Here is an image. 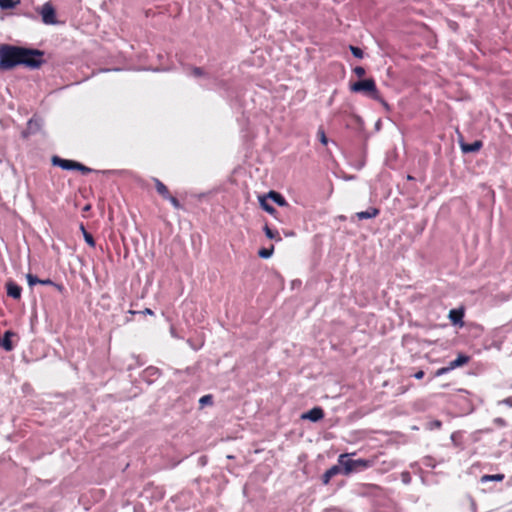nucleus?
Returning <instances> with one entry per match:
<instances>
[{
  "label": "nucleus",
  "instance_id": "nucleus-1",
  "mask_svg": "<svg viewBox=\"0 0 512 512\" xmlns=\"http://www.w3.org/2000/svg\"><path fill=\"white\" fill-rule=\"evenodd\" d=\"M21 47L12 44L0 45V70L10 71L20 66Z\"/></svg>",
  "mask_w": 512,
  "mask_h": 512
},
{
  "label": "nucleus",
  "instance_id": "nucleus-2",
  "mask_svg": "<svg viewBox=\"0 0 512 512\" xmlns=\"http://www.w3.org/2000/svg\"><path fill=\"white\" fill-rule=\"evenodd\" d=\"M351 454L343 453L338 456L337 462L342 465L343 475L364 471L375 464L374 459H351Z\"/></svg>",
  "mask_w": 512,
  "mask_h": 512
},
{
  "label": "nucleus",
  "instance_id": "nucleus-3",
  "mask_svg": "<svg viewBox=\"0 0 512 512\" xmlns=\"http://www.w3.org/2000/svg\"><path fill=\"white\" fill-rule=\"evenodd\" d=\"M44 55L45 52L43 50L22 46L20 66L30 70L39 69L46 62Z\"/></svg>",
  "mask_w": 512,
  "mask_h": 512
},
{
  "label": "nucleus",
  "instance_id": "nucleus-4",
  "mask_svg": "<svg viewBox=\"0 0 512 512\" xmlns=\"http://www.w3.org/2000/svg\"><path fill=\"white\" fill-rule=\"evenodd\" d=\"M349 90L352 93L361 94L368 99H377L378 94L380 93L376 81L374 78H364L358 79L355 82L349 83Z\"/></svg>",
  "mask_w": 512,
  "mask_h": 512
},
{
  "label": "nucleus",
  "instance_id": "nucleus-5",
  "mask_svg": "<svg viewBox=\"0 0 512 512\" xmlns=\"http://www.w3.org/2000/svg\"><path fill=\"white\" fill-rule=\"evenodd\" d=\"M51 163L53 166L59 167L66 171H79L83 175L92 173L94 171L90 167H87L84 164H82L81 162L71 159H64L57 155L52 157Z\"/></svg>",
  "mask_w": 512,
  "mask_h": 512
},
{
  "label": "nucleus",
  "instance_id": "nucleus-6",
  "mask_svg": "<svg viewBox=\"0 0 512 512\" xmlns=\"http://www.w3.org/2000/svg\"><path fill=\"white\" fill-rule=\"evenodd\" d=\"M43 126V119L34 114L27 122L26 128L21 132L23 139H28L30 136L40 132Z\"/></svg>",
  "mask_w": 512,
  "mask_h": 512
},
{
  "label": "nucleus",
  "instance_id": "nucleus-7",
  "mask_svg": "<svg viewBox=\"0 0 512 512\" xmlns=\"http://www.w3.org/2000/svg\"><path fill=\"white\" fill-rule=\"evenodd\" d=\"M37 11L41 15L42 22L46 25H55L58 23L56 17V10L50 2H46Z\"/></svg>",
  "mask_w": 512,
  "mask_h": 512
},
{
  "label": "nucleus",
  "instance_id": "nucleus-8",
  "mask_svg": "<svg viewBox=\"0 0 512 512\" xmlns=\"http://www.w3.org/2000/svg\"><path fill=\"white\" fill-rule=\"evenodd\" d=\"M458 143L463 154L476 153L483 147V142L481 140H475L472 143H467L464 141L461 134L459 135Z\"/></svg>",
  "mask_w": 512,
  "mask_h": 512
},
{
  "label": "nucleus",
  "instance_id": "nucleus-9",
  "mask_svg": "<svg viewBox=\"0 0 512 512\" xmlns=\"http://www.w3.org/2000/svg\"><path fill=\"white\" fill-rule=\"evenodd\" d=\"M161 374L162 372L159 368L155 366H148L142 371L140 378L150 385L154 383L161 376Z\"/></svg>",
  "mask_w": 512,
  "mask_h": 512
},
{
  "label": "nucleus",
  "instance_id": "nucleus-10",
  "mask_svg": "<svg viewBox=\"0 0 512 512\" xmlns=\"http://www.w3.org/2000/svg\"><path fill=\"white\" fill-rule=\"evenodd\" d=\"M325 416V412L322 407L315 406L312 409L304 412L301 415L302 420H309L310 422L317 423L321 421Z\"/></svg>",
  "mask_w": 512,
  "mask_h": 512
},
{
  "label": "nucleus",
  "instance_id": "nucleus-11",
  "mask_svg": "<svg viewBox=\"0 0 512 512\" xmlns=\"http://www.w3.org/2000/svg\"><path fill=\"white\" fill-rule=\"evenodd\" d=\"M263 197H266L267 200H271L279 207H290L286 198L278 191L270 190L268 193L263 194Z\"/></svg>",
  "mask_w": 512,
  "mask_h": 512
},
{
  "label": "nucleus",
  "instance_id": "nucleus-12",
  "mask_svg": "<svg viewBox=\"0 0 512 512\" xmlns=\"http://www.w3.org/2000/svg\"><path fill=\"white\" fill-rule=\"evenodd\" d=\"M258 201H259V205L260 207L265 211L267 212L268 214H270L272 217H274L276 220H278L279 222H284V220L281 218L280 216V213L279 211H277L271 204H269L268 200L266 199V197H263V196H259L258 197Z\"/></svg>",
  "mask_w": 512,
  "mask_h": 512
},
{
  "label": "nucleus",
  "instance_id": "nucleus-13",
  "mask_svg": "<svg viewBox=\"0 0 512 512\" xmlns=\"http://www.w3.org/2000/svg\"><path fill=\"white\" fill-rule=\"evenodd\" d=\"M339 474H343L342 465L337 462L336 465H333L331 468L325 471L321 476V482L323 485H328L331 479Z\"/></svg>",
  "mask_w": 512,
  "mask_h": 512
},
{
  "label": "nucleus",
  "instance_id": "nucleus-14",
  "mask_svg": "<svg viewBox=\"0 0 512 512\" xmlns=\"http://www.w3.org/2000/svg\"><path fill=\"white\" fill-rule=\"evenodd\" d=\"M15 332L12 330H6L2 337H0V347L5 351L10 352L14 349L12 338L15 336Z\"/></svg>",
  "mask_w": 512,
  "mask_h": 512
},
{
  "label": "nucleus",
  "instance_id": "nucleus-15",
  "mask_svg": "<svg viewBox=\"0 0 512 512\" xmlns=\"http://www.w3.org/2000/svg\"><path fill=\"white\" fill-rule=\"evenodd\" d=\"M6 293L9 297L14 300H18L21 298L22 287L18 285L15 281L10 280L6 283Z\"/></svg>",
  "mask_w": 512,
  "mask_h": 512
},
{
  "label": "nucleus",
  "instance_id": "nucleus-16",
  "mask_svg": "<svg viewBox=\"0 0 512 512\" xmlns=\"http://www.w3.org/2000/svg\"><path fill=\"white\" fill-rule=\"evenodd\" d=\"M380 214V209L376 207H369L365 211H360L355 214V217H357L359 220H366V219H372L377 217Z\"/></svg>",
  "mask_w": 512,
  "mask_h": 512
},
{
  "label": "nucleus",
  "instance_id": "nucleus-17",
  "mask_svg": "<svg viewBox=\"0 0 512 512\" xmlns=\"http://www.w3.org/2000/svg\"><path fill=\"white\" fill-rule=\"evenodd\" d=\"M471 357L467 354H464V353H459L457 355V357L450 361L448 364L450 365V368H452V370L456 369V368H459V367H462L464 365H466L467 363H469Z\"/></svg>",
  "mask_w": 512,
  "mask_h": 512
},
{
  "label": "nucleus",
  "instance_id": "nucleus-18",
  "mask_svg": "<svg viewBox=\"0 0 512 512\" xmlns=\"http://www.w3.org/2000/svg\"><path fill=\"white\" fill-rule=\"evenodd\" d=\"M463 317H464V311L462 309H452L449 312V319L452 322V324L460 326L463 325Z\"/></svg>",
  "mask_w": 512,
  "mask_h": 512
},
{
  "label": "nucleus",
  "instance_id": "nucleus-19",
  "mask_svg": "<svg viewBox=\"0 0 512 512\" xmlns=\"http://www.w3.org/2000/svg\"><path fill=\"white\" fill-rule=\"evenodd\" d=\"M153 181H154V185H155V189H156L157 193L163 199H166L170 195V192H169V189L167 188V186L162 181H160L158 178H153Z\"/></svg>",
  "mask_w": 512,
  "mask_h": 512
},
{
  "label": "nucleus",
  "instance_id": "nucleus-20",
  "mask_svg": "<svg viewBox=\"0 0 512 512\" xmlns=\"http://www.w3.org/2000/svg\"><path fill=\"white\" fill-rule=\"evenodd\" d=\"M263 231L265 233V236L270 240H275L277 242L282 240L279 232L276 229L270 228L267 224H265V226L263 227Z\"/></svg>",
  "mask_w": 512,
  "mask_h": 512
},
{
  "label": "nucleus",
  "instance_id": "nucleus-21",
  "mask_svg": "<svg viewBox=\"0 0 512 512\" xmlns=\"http://www.w3.org/2000/svg\"><path fill=\"white\" fill-rule=\"evenodd\" d=\"M79 228H80V230H81V232L83 234V238H84L86 244L88 246L94 248L96 246V242H95V239H94L93 235L86 230V228H85L83 223L80 224Z\"/></svg>",
  "mask_w": 512,
  "mask_h": 512
},
{
  "label": "nucleus",
  "instance_id": "nucleus-22",
  "mask_svg": "<svg viewBox=\"0 0 512 512\" xmlns=\"http://www.w3.org/2000/svg\"><path fill=\"white\" fill-rule=\"evenodd\" d=\"M504 478H505V475L502 473L485 474V475L481 476L480 482L481 483H486V482H490V481L500 482V481H503Z\"/></svg>",
  "mask_w": 512,
  "mask_h": 512
},
{
  "label": "nucleus",
  "instance_id": "nucleus-23",
  "mask_svg": "<svg viewBox=\"0 0 512 512\" xmlns=\"http://www.w3.org/2000/svg\"><path fill=\"white\" fill-rule=\"evenodd\" d=\"M274 252V245H271L270 247H262L258 250V256L262 259H269Z\"/></svg>",
  "mask_w": 512,
  "mask_h": 512
},
{
  "label": "nucleus",
  "instance_id": "nucleus-24",
  "mask_svg": "<svg viewBox=\"0 0 512 512\" xmlns=\"http://www.w3.org/2000/svg\"><path fill=\"white\" fill-rule=\"evenodd\" d=\"M450 438L455 447H462L463 434L461 431L453 432Z\"/></svg>",
  "mask_w": 512,
  "mask_h": 512
},
{
  "label": "nucleus",
  "instance_id": "nucleus-25",
  "mask_svg": "<svg viewBox=\"0 0 512 512\" xmlns=\"http://www.w3.org/2000/svg\"><path fill=\"white\" fill-rule=\"evenodd\" d=\"M190 74L195 78L209 77V74L202 67H196V66L191 68Z\"/></svg>",
  "mask_w": 512,
  "mask_h": 512
},
{
  "label": "nucleus",
  "instance_id": "nucleus-26",
  "mask_svg": "<svg viewBox=\"0 0 512 512\" xmlns=\"http://www.w3.org/2000/svg\"><path fill=\"white\" fill-rule=\"evenodd\" d=\"M208 405H213V395L212 394L203 395L199 399L200 408H204L205 406H208Z\"/></svg>",
  "mask_w": 512,
  "mask_h": 512
},
{
  "label": "nucleus",
  "instance_id": "nucleus-27",
  "mask_svg": "<svg viewBox=\"0 0 512 512\" xmlns=\"http://www.w3.org/2000/svg\"><path fill=\"white\" fill-rule=\"evenodd\" d=\"M373 100L380 103L386 113H390L392 111L391 105L382 97L381 93L378 94L377 99Z\"/></svg>",
  "mask_w": 512,
  "mask_h": 512
},
{
  "label": "nucleus",
  "instance_id": "nucleus-28",
  "mask_svg": "<svg viewBox=\"0 0 512 512\" xmlns=\"http://www.w3.org/2000/svg\"><path fill=\"white\" fill-rule=\"evenodd\" d=\"M26 280H27L29 287H31V288L37 284H40V282H41V279L32 273L26 274Z\"/></svg>",
  "mask_w": 512,
  "mask_h": 512
},
{
  "label": "nucleus",
  "instance_id": "nucleus-29",
  "mask_svg": "<svg viewBox=\"0 0 512 512\" xmlns=\"http://www.w3.org/2000/svg\"><path fill=\"white\" fill-rule=\"evenodd\" d=\"M19 1L15 0H0V8L3 10L13 9Z\"/></svg>",
  "mask_w": 512,
  "mask_h": 512
},
{
  "label": "nucleus",
  "instance_id": "nucleus-30",
  "mask_svg": "<svg viewBox=\"0 0 512 512\" xmlns=\"http://www.w3.org/2000/svg\"><path fill=\"white\" fill-rule=\"evenodd\" d=\"M349 50L351 54L357 59H362L364 57L363 50L358 46L349 45Z\"/></svg>",
  "mask_w": 512,
  "mask_h": 512
},
{
  "label": "nucleus",
  "instance_id": "nucleus-31",
  "mask_svg": "<svg viewBox=\"0 0 512 512\" xmlns=\"http://www.w3.org/2000/svg\"><path fill=\"white\" fill-rule=\"evenodd\" d=\"M165 200H168L171 203V205L177 210L183 208V205L180 203V201L171 194Z\"/></svg>",
  "mask_w": 512,
  "mask_h": 512
},
{
  "label": "nucleus",
  "instance_id": "nucleus-32",
  "mask_svg": "<svg viewBox=\"0 0 512 512\" xmlns=\"http://www.w3.org/2000/svg\"><path fill=\"white\" fill-rule=\"evenodd\" d=\"M441 427H442V422L437 419L432 420L427 423V429H429V430L440 429Z\"/></svg>",
  "mask_w": 512,
  "mask_h": 512
},
{
  "label": "nucleus",
  "instance_id": "nucleus-33",
  "mask_svg": "<svg viewBox=\"0 0 512 512\" xmlns=\"http://www.w3.org/2000/svg\"><path fill=\"white\" fill-rule=\"evenodd\" d=\"M353 73L359 78V79H364L363 77L365 76L366 74V70L364 67L362 66H356L353 68Z\"/></svg>",
  "mask_w": 512,
  "mask_h": 512
},
{
  "label": "nucleus",
  "instance_id": "nucleus-34",
  "mask_svg": "<svg viewBox=\"0 0 512 512\" xmlns=\"http://www.w3.org/2000/svg\"><path fill=\"white\" fill-rule=\"evenodd\" d=\"M317 135L319 137V140L320 142L323 144V145H327L328 143V138L325 134V131L322 129V128H319L318 129V132H317Z\"/></svg>",
  "mask_w": 512,
  "mask_h": 512
},
{
  "label": "nucleus",
  "instance_id": "nucleus-35",
  "mask_svg": "<svg viewBox=\"0 0 512 512\" xmlns=\"http://www.w3.org/2000/svg\"><path fill=\"white\" fill-rule=\"evenodd\" d=\"M452 371V368H450V365L448 364L447 366L445 367H441L439 369L436 370L434 376L435 377H438V376H441V375H444V374H447L448 372Z\"/></svg>",
  "mask_w": 512,
  "mask_h": 512
},
{
  "label": "nucleus",
  "instance_id": "nucleus-36",
  "mask_svg": "<svg viewBox=\"0 0 512 512\" xmlns=\"http://www.w3.org/2000/svg\"><path fill=\"white\" fill-rule=\"evenodd\" d=\"M494 424L497 425L498 427H506L507 426V422L505 419H503L502 417H496L494 420H493Z\"/></svg>",
  "mask_w": 512,
  "mask_h": 512
},
{
  "label": "nucleus",
  "instance_id": "nucleus-37",
  "mask_svg": "<svg viewBox=\"0 0 512 512\" xmlns=\"http://www.w3.org/2000/svg\"><path fill=\"white\" fill-rule=\"evenodd\" d=\"M53 287L61 294H64L66 292V288L64 287L63 284L61 283H56L55 282V285H53Z\"/></svg>",
  "mask_w": 512,
  "mask_h": 512
},
{
  "label": "nucleus",
  "instance_id": "nucleus-38",
  "mask_svg": "<svg viewBox=\"0 0 512 512\" xmlns=\"http://www.w3.org/2000/svg\"><path fill=\"white\" fill-rule=\"evenodd\" d=\"M468 500H469L470 505H471V510H472L473 512H476V510H477V504H476L475 499H474L471 495H468Z\"/></svg>",
  "mask_w": 512,
  "mask_h": 512
},
{
  "label": "nucleus",
  "instance_id": "nucleus-39",
  "mask_svg": "<svg viewBox=\"0 0 512 512\" xmlns=\"http://www.w3.org/2000/svg\"><path fill=\"white\" fill-rule=\"evenodd\" d=\"M40 285L53 286V285H55V282L53 280L49 279V278L41 279Z\"/></svg>",
  "mask_w": 512,
  "mask_h": 512
},
{
  "label": "nucleus",
  "instance_id": "nucleus-40",
  "mask_svg": "<svg viewBox=\"0 0 512 512\" xmlns=\"http://www.w3.org/2000/svg\"><path fill=\"white\" fill-rule=\"evenodd\" d=\"M498 404H504L508 407H512V397H507V398L499 401Z\"/></svg>",
  "mask_w": 512,
  "mask_h": 512
},
{
  "label": "nucleus",
  "instance_id": "nucleus-41",
  "mask_svg": "<svg viewBox=\"0 0 512 512\" xmlns=\"http://www.w3.org/2000/svg\"><path fill=\"white\" fill-rule=\"evenodd\" d=\"M156 499L161 500L164 497V491L162 488H157V493L154 496Z\"/></svg>",
  "mask_w": 512,
  "mask_h": 512
},
{
  "label": "nucleus",
  "instance_id": "nucleus-42",
  "mask_svg": "<svg viewBox=\"0 0 512 512\" xmlns=\"http://www.w3.org/2000/svg\"><path fill=\"white\" fill-rule=\"evenodd\" d=\"M425 376V372L423 370H419L413 374V377L420 380Z\"/></svg>",
  "mask_w": 512,
  "mask_h": 512
},
{
  "label": "nucleus",
  "instance_id": "nucleus-43",
  "mask_svg": "<svg viewBox=\"0 0 512 512\" xmlns=\"http://www.w3.org/2000/svg\"><path fill=\"white\" fill-rule=\"evenodd\" d=\"M139 314L142 315H154V311L150 308H145L144 310L139 311Z\"/></svg>",
  "mask_w": 512,
  "mask_h": 512
},
{
  "label": "nucleus",
  "instance_id": "nucleus-44",
  "mask_svg": "<svg viewBox=\"0 0 512 512\" xmlns=\"http://www.w3.org/2000/svg\"><path fill=\"white\" fill-rule=\"evenodd\" d=\"M170 333H171V335L173 337L178 338V335L176 333V329L173 326L170 327Z\"/></svg>",
  "mask_w": 512,
  "mask_h": 512
},
{
  "label": "nucleus",
  "instance_id": "nucleus-45",
  "mask_svg": "<svg viewBox=\"0 0 512 512\" xmlns=\"http://www.w3.org/2000/svg\"><path fill=\"white\" fill-rule=\"evenodd\" d=\"M206 459H207L206 456H201L200 457L199 461H200L201 465H205L206 464Z\"/></svg>",
  "mask_w": 512,
  "mask_h": 512
},
{
  "label": "nucleus",
  "instance_id": "nucleus-46",
  "mask_svg": "<svg viewBox=\"0 0 512 512\" xmlns=\"http://www.w3.org/2000/svg\"><path fill=\"white\" fill-rule=\"evenodd\" d=\"M90 209H91V205L87 204L84 206L83 211L86 212V211H89Z\"/></svg>",
  "mask_w": 512,
  "mask_h": 512
},
{
  "label": "nucleus",
  "instance_id": "nucleus-47",
  "mask_svg": "<svg viewBox=\"0 0 512 512\" xmlns=\"http://www.w3.org/2000/svg\"><path fill=\"white\" fill-rule=\"evenodd\" d=\"M406 178H407L408 181L415 180V178L412 175H410V174H408Z\"/></svg>",
  "mask_w": 512,
  "mask_h": 512
},
{
  "label": "nucleus",
  "instance_id": "nucleus-48",
  "mask_svg": "<svg viewBox=\"0 0 512 512\" xmlns=\"http://www.w3.org/2000/svg\"><path fill=\"white\" fill-rule=\"evenodd\" d=\"M128 313L131 315H135V314H139V311L129 310Z\"/></svg>",
  "mask_w": 512,
  "mask_h": 512
}]
</instances>
